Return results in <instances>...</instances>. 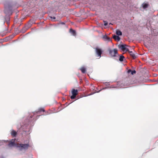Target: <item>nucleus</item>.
Wrapping results in <instances>:
<instances>
[{"label":"nucleus","instance_id":"39448f33","mask_svg":"<svg viewBox=\"0 0 158 158\" xmlns=\"http://www.w3.org/2000/svg\"><path fill=\"white\" fill-rule=\"evenodd\" d=\"M72 95L71 96L70 98L71 99H74L78 94L77 90L73 89L72 91Z\"/></svg>","mask_w":158,"mask_h":158},{"label":"nucleus","instance_id":"6e6552de","mask_svg":"<svg viewBox=\"0 0 158 158\" xmlns=\"http://www.w3.org/2000/svg\"><path fill=\"white\" fill-rule=\"evenodd\" d=\"M142 6L143 9H146L148 7L149 4L148 2L147 3H143L142 4Z\"/></svg>","mask_w":158,"mask_h":158},{"label":"nucleus","instance_id":"423d86ee","mask_svg":"<svg viewBox=\"0 0 158 158\" xmlns=\"http://www.w3.org/2000/svg\"><path fill=\"white\" fill-rule=\"evenodd\" d=\"M95 49L96 54L100 57L102 53V49L98 48H96Z\"/></svg>","mask_w":158,"mask_h":158},{"label":"nucleus","instance_id":"4468645a","mask_svg":"<svg viewBox=\"0 0 158 158\" xmlns=\"http://www.w3.org/2000/svg\"><path fill=\"white\" fill-rule=\"evenodd\" d=\"M81 70L83 73H85L86 72L85 68L84 67H82L80 69Z\"/></svg>","mask_w":158,"mask_h":158},{"label":"nucleus","instance_id":"0eeeda50","mask_svg":"<svg viewBox=\"0 0 158 158\" xmlns=\"http://www.w3.org/2000/svg\"><path fill=\"white\" fill-rule=\"evenodd\" d=\"M15 139H12L11 141L9 142V143L8 144V146L10 147L13 146L15 145Z\"/></svg>","mask_w":158,"mask_h":158},{"label":"nucleus","instance_id":"9b49d317","mask_svg":"<svg viewBox=\"0 0 158 158\" xmlns=\"http://www.w3.org/2000/svg\"><path fill=\"white\" fill-rule=\"evenodd\" d=\"M70 32L73 35L75 36L76 35V33L75 30H73L72 29H70Z\"/></svg>","mask_w":158,"mask_h":158},{"label":"nucleus","instance_id":"a211bd4d","mask_svg":"<svg viewBox=\"0 0 158 158\" xmlns=\"http://www.w3.org/2000/svg\"><path fill=\"white\" fill-rule=\"evenodd\" d=\"M136 71L135 70L132 71L131 72V74H133L134 73H135Z\"/></svg>","mask_w":158,"mask_h":158},{"label":"nucleus","instance_id":"f257e3e1","mask_svg":"<svg viewBox=\"0 0 158 158\" xmlns=\"http://www.w3.org/2000/svg\"><path fill=\"white\" fill-rule=\"evenodd\" d=\"M4 12L7 15H10L12 14V5L11 2L6 1L4 2Z\"/></svg>","mask_w":158,"mask_h":158},{"label":"nucleus","instance_id":"1a4fd4ad","mask_svg":"<svg viewBox=\"0 0 158 158\" xmlns=\"http://www.w3.org/2000/svg\"><path fill=\"white\" fill-rule=\"evenodd\" d=\"M128 52L130 54V55L131 56L133 59H135L136 57V56L134 54V53L132 51H130L129 50Z\"/></svg>","mask_w":158,"mask_h":158},{"label":"nucleus","instance_id":"7ed1b4c3","mask_svg":"<svg viewBox=\"0 0 158 158\" xmlns=\"http://www.w3.org/2000/svg\"><path fill=\"white\" fill-rule=\"evenodd\" d=\"M127 46L126 44H119L118 45V48L123 51L128 52L129 50L127 48Z\"/></svg>","mask_w":158,"mask_h":158},{"label":"nucleus","instance_id":"20e7f679","mask_svg":"<svg viewBox=\"0 0 158 158\" xmlns=\"http://www.w3.org/2000/svg\"><path fill=\"white\" fill-rule=\"evenodd\" d=\"M109 52L112 57H115L116 55L118 54V50L117 49H114L113 50L110 49L109 50Z\"/></svg>","mask_w":158,"mask_h":158},{"label":"nucleus","instance_id":"9d476101","mask_svg":"<svg viewBox=\"0 0 158 158\" xmlns=\"http://www.w3.org/2000/svg\"><path fill=\"white\" fill-rule=\"evenodd\" d=\"M11 135L14 137H15L17 135V132L14 130H12L10 132Z\"/></svg>","mask_w":158,"mask_h":158},{"label":"nucleus","instance_id":"6ab92c4d","mask_svg":"<svg viewBox=\"0 0 158 158\" xmlns=\"http://www.w3.org/2000/svg\"><path fill=\"white\" fill-rule=\"evenodd\" d=\"M39 111H43L44 112V110L43 108H41L39 110Z\"/></svg>","mask_w":158,"mask_h":158},{"label":"nucleus","instance_id":"f3484780","mask_svg":"<svg viewBox=\"0 0 158 158\" xmlns=\"http://www.w3.org/2000/svg\"><path fill=\"white\" fill-rule=\"evenodd\" d=\"M103 38L106 39L108 40H110V38L108 37L106 35L104 36L103 37Z\"/></svg>","mask_w":158,"mask_h":158},{"label":"nucleus","instance_id":"2eb2a0df","mask_svg":"<svg viewBox=\"0 0 158 158\" xmlns=\"http://www.w3.org/2000/svg\"><path fill=\"white\" fill-rule=\"evenodd\" d=\"M124 58V57L123 55H121L120 56L119 60L120 61H123Z\"/></svg>","mask_w":158,"mask_h":158},{"label":"nucleus","instance_id":"aec40b11","mask_svg":"<svg viewBox=\"0 0 158 158\" xmlns=\"http://www.w3.org/2000/svg\"><path fill=\"white\" fill-rule=\"evenodd\" d=\"M104 25L105 26H106L107 25V24H108V23L107 22H106V21H104Z\"/></svg>","mask_w":158,"mask_h":158},{"label":"nucleus","instance_id":"ddd939ff","mask_svg":"<svg viewBox=\"0 0 158 158\" xmlns=\"http://www.w3.org/2000/svg\"><path fill=\"white\" fill-rule=\"evenodd\" d=\"M116 34L118 35H122V32L120 30H118L116 31Z\"/></svg>","mask_w":158,"mask_h":158},{"label":"nucleus","instance_id":"f8f14e48","mask_svg":"<svg viewBox=\"0 0 158 158\" xmlns=\"http://www.w3.org/2000/svg\"><path fill=\"white\" fill-rule=\"evenodd\" d=\"M113 38L116 40H117L118 41H119L120 40V38L118 36L116 35H114L113 36Z\"/></svg>","mask_w":158,"mask_h":158},{"label":"nucleus","instance_id":"5701e85b","mask_svg":"<svg viewBox=\"0 0 158 158\" xmlns=\"http://www.w3.org/2000/svg\"><path fill=\"white\" fill-rule=\"evenodd\" d=\"M51 17V18L53 19H56L55 17H54V16H53V17L51 16V17Z\"/></svg>","mask_w":158,"mask_h":158},{"label":"nucleus","instance_id":"f03ea898","mask_svg":"<svg viewBox=\"0 0 158 158\" xmlns=\"http://www.w3.org/2000/svg\"><path fill=\"white\" fill-rule=\"evenodd\" d=\"M18 147L20 148V149L22 150V149L27 150L29 147H30L28 143L27 144H18Z\"/></svg>","mask_w":158,"mask_h":158},{"label":"nucleus","instance_id":"dca6fc26","mask_svg":"<svg viewBox=\"0 0 158 158\" xmlns=\"http://www.w3.org/2000/svg\"><path fill=\"white\" fill-rule=\"evenodd\" d=\"M90 90L91 91H93L94 89V87L93 85H91L90 87Z\"/></svg>","mask_w":158,"mask_h":158},{"label":"nucleus","instance_id":"412c9836","mask_svg":"<svg viewBox=\"0 0 158 158\" xmlns=\"http://www.w3.org/2000/svg\"><path fill=\"white\" fill-rule=\"evenodd\" d=\"M96 92H94L93 93H90V94H89L88 95H92L93 94H94Z\"/></svg>","mask_w":158,"mask_h":158},{"label":"nucleus","instance_id":"4be33fe9","mask_svg":"<svg viewBox=\"0 0 158 158\" xmlns=\"http://www.w3.org/2000/svg\"><path fill=\"white\" fill-rule=\"evenodd\" d=\"M132 70L131 69H129L128 71V73H130V72L131 73Z\"/></svg>","mask_w":158,"mask_h":158}]
</instances>
